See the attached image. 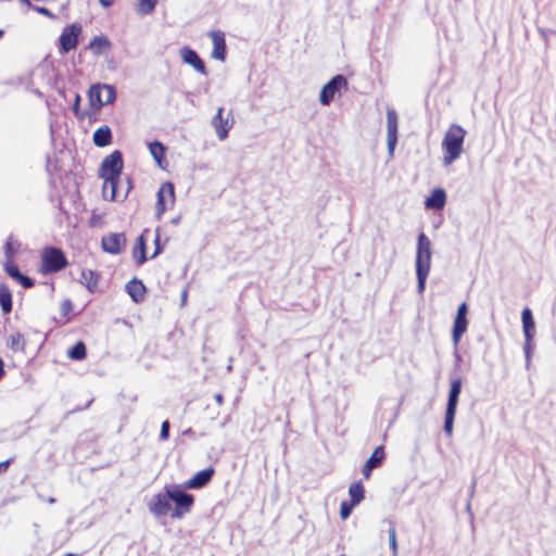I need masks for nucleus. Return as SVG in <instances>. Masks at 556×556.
<instances>
[{
    "label": "nucleus",
    "instance_id": "obj_1",
    "mask_svg": "<svg viewBox=\"0 0 556 556\" xmlns=\"http://www.w3.org/2000/svg\"><path fill=\"white\" fill-rule=\"evenodd\" d=\"M123 167V155L118 150L103 159L99 176L103 179L102 194L104 199L114 201L118 198L117 189Z\"/></svg>",
    "mask_w": 556,
    "mask_h": 556
},
{
    "label": "nucleus",
    "instance_id": "obj_2",
    "mask_svg": "<svg viewBox=\"0 0 556 556\" xmlns=\"http://www.w3.org/2000/svg\"><path fill=\"white\" fill-rule=\"evenodd\" d=\"M431 242L429 238L420 232L417 238L416 251V276H417V292L422 294L426 289V281L431 268Z\"/></svg>",
    "mask_w": 556,
    "mask_h": 556
},
{
    "label": "nucleus",
    "instance_id": "obj_3",
    "mask_svg": "<svg viewBox=\"0 0 556 556\" xmlns=\"http://www.w3.org/2000/svg\"><path fill=\"white\" fill-rule=\"evenodd\" d=\"M466 134L465 128L458 124H452L448 127L442 140L444 165L452 164L460 156Z\"/></svg>",
    "mask_w": 556,
    "mask_h": 556
},
{
    "label": "nucleus",
    "instance_id": "obj_4",
    "mask_svg": "<svg viewBox=\"0 0 556 556\" xmlns=\"http://www.w3.org/2000/svg\"><path fill=\"white\" fill-rule=\"evenodd\" d=\"M462 392V379L455 378L451 381V388L448 392L447 403H446V410H445V418H444V432L447 437H452L453 434V427H454V419L456 415L457 404L459 394Z\"/></svg>",
    "mask_w": 556,
    "mask_h": 556
},
{
    "label": "nucleus",
    "instance_id": "obj_5",
    "mask_svg": "<svg viewBox=\"0 0 556 556\" xmlns=\"http://www.w3.org/2000/svg\"><path fill=\"white\" fill-rule=\"evenodd\" d=\"M67 260L62 250L48 247L41 252L40 269L43 274L56 273L66 267Z\"/></svg>",
    "mask_w": 556,
    "mask_h": 556
},
{
    "label": "nucleus",
    "instance_id": "obj_6",
    "mask_svg": "<svg viewBox=\"0 0 556 556\" xmlns=\"http://www.w3.org/2000/svg\"><path fill=\"white\" fill-rule=\"evenodd\" d=\"M89 101L93 109H101L103 105L111 104L116 99V89L112 85L96 84L89 88Z\"/></svg>",
    "mask_w": 556,
    "mask_h": 556
},
{
    "label": "nucleus",
    "instance_id": "obj_7",
    "mask_svg": "<svg viewBox=\"0 0 556 556\" xmlns=\"http://www.w3.org/2000/svg\"><path fill=\"white\" fill-rule=\"evenodd\" d=\"M168 496L175 503V510L172 514L173 518H181L188 513L193 504V495L185 492L178 486L168 488Z\"/></svg>",
    "mask_w": 556,
    "mask_h": 556
},
{
    "label": "nucleus",
    "instance_id": "obj_8",
    "mask_svg": "<svg viewBox=\"0 0 556 556\" xmlns=\"http://www.w3.org/2000/svg\"><path fill=\"white\" fill-rule=\"evenodd\" d=\"M348 88V79L338 74L333 76L327 84H325L319 93V102L323 105H329L337 93H340L341 90H346Z\"/></svg>",
    "mask_w": 556,
    "mask_h": 556
},
{
    "label": "nucleus",
    "instance_id": "obj_9",
    "mask_svg": "<svg viewBox=\"0 0 556 556\" xmlns=\"http://www.w3.org/2000/svg\"><path fill=\"white\" fill-rule=\"evenodd\" d=\"M399 117L394 109L387 110V143L388 153L393 157L395 146L397 143Z\"/></svg>",
    "mask_w": 556,
    "mask_h": 556
},
{
    "label": "nucleus",
    "instance_id": "obj_10",
    "mask_svg": "<svg viewBox=\"0 0 556 556\" xmlns=\"http://www.w3.org/2000/svg\"><path fill=\"white\" fill-rule=\"evenodd\" d=\"M175 202V191L174 185L169 181H166L161 185L157 191V201H156V216L160 218L167 208V203L173 205Z\"/></svg>",
    "mask_w": 556,
    "mask_h": 556
},
{
    "label": "nucleus",
    "instance_id": "obj_11",
    "mask_svg": "<svg viewBox=\"0 0 556 556\" xmlns=\"http://www.w3.org/2000/svg\"><path fill=\"white\" fill-rule=\"evenodd\" d=\"M80 30L79 24H72L63 29L60 36L61 52L67 53L76 48Z\"/></svg>",
    "mask_w": 556,
    "mask_h": 556
},
{
    "label": "nucleus",
    "instance_id": "obj_12",
    "mask_svg": "<svg viewBox=\"0 0 556 556\" xmlns=\"http://www.w3.org/2000/svg\"><path fill=\"white\" fill-rule=\"evenodd\" d=\"M126 245V237L122 232H111L102 237L101 247L104 252L117 255Z\"/></svg>",
    "mask_w": 556,
    "mask_h": 556
},
{
    "label": "nucleus",
    "instance_id": "obj_13",
    "mask_svg": "<svg viewBox=\"0 0 556 556\" xmlns=\"http://www.w3.org/2000/svg\"><path fill=\"white\" fill-rule=\"evenodd\" d=\"M170 497L168 496V488L165 493L155 494L149 503V510L156 517L166 516L170 510Z\"/></svg>",
    "mask_w": 556,
    "mask_h": 556
},
{
    "label": "nucleus",
    "instance_id": "obj_14",
    "mask_svg": "<svg viewBox=\"0 0 556 556\" xmlns=\"http://www.w3.org/2000/svg\"><path fill=\"white\" fill-rule=\"evenodd\" d=\"M223 112L224 108H219L212 118V125L216 131V136L222 141L228 137V132L233 125V121L229 117H224Z\"/></svg>",
    "mask_w": 556,
    "mask_h": 556
},
{
    "label": "nucleus",
    "instance_id": "obj_15",
    "mask_svg": "<svg viewBox=\"0 0 556 556\" xmlns=\"http://www.w3.org/2000/svg\"><path fill=\"white\" fill-rule=\"evenodd\" d=\"M208 36L213 41L212 56L216 60L224 61L226 58L225 34L222 30H211Z\"/></svg>",
    "mask_w": 556,
    "mask_h": 556
},
{
    "label": "nucleus",
    "instance_id": "obj_16",
    "mask_svg": "<svg viewBox=\"0 0 556 556\" xmlns=\"http://www.w3.org/2000/svg\"><path fill=\"white\" fill-rule=\"evenodd\" d=\"M180 56L185 63L192 66L198 73L206 75L205 65L194 50L188 47H184L180 49Z\"/></svg>",
    "mask_w": 556,
    "mask_h": 556
},
{
    "label": "nucleus",
    "instance_id": "obj_17",
    "mask_svg": "<svg viewBox=\"0 0 556 556\" xmlns=\"http://www.w3.org/2000/svg\"><path fill=\"white\" fill-rule=\"evenodd\" d=\"M383 459H384L383 446H381V445L377 446L362 468V473H363L364 478L368 479L371 475L372 469L380 466V464L382 463Z\"/></svg>",
    "mask_w": 556,
    "mask_h": 556
},
{
    "label": "nucleus",
    "instance_id": "obj_18",
    "mask_svg": "<svg viewBox=\"0 0 556 556\" xmlns=\"http://www.w3.org/2000/svg\"><path fill=\"white\" fill-rule=\"evenodd\" d=\"M214 475V468H205L198 471L190 480L186 482L188 489H200L207 484Z\"/></svg>",
    "mask_w": 556,
    "mask_h": 556
},
{
    "label": "nucleus",
    "instance_id": "obj_19",
    "mask_svg": "<svg viewBox=\"0 0 556 556\" xmlns=\"http://www.w3.org/2000/svg\"><path fill=\"white\" fill-rule=\"evenodd\" d=\"M126 291L134 302L139 303L144 299L146 287L140 280L134 278L126 283Z\"/></svg>",
    "mask_w": 556,
    "mask_h": 556
},
{
    "label": "nucleus",
    "instance_id": "obj_20",
    "mask_svg": "<svg viewBox=\"0 0 556 556\" xmlns=\"http://www.w3.org/2000/svg\"><path fill=\"white\" fill-rule=\"evenodd\" d=\"M446 194L441 188L434 189L432 193L426 199L425 206L427 208L440 210L445 205Z\"/></svg>",
    "mask_w": 556,
    "mask_h": 556
},
{
    "label": "nucleus",
    "instance_id": "obj_21",
    "mask_svg": "<svg viewBox=\"0 0 556 556\" xmlns=\"http://www.w3.org/2000/svg\"><path fill=\"white\" fill-rule=\"evenodd\" d=\"M112 43L104 35L96 36L89 43V48L96 55H101L111 50Z\"/></svg>",
    "mask_w": 556,
    "mask_h": 556
},
{
    "label": "nucleus",
    "instance_id": "obj_22",
    "mask_svg": "<svg viewBox=\"0 0 556 556\" xmlns=\"http://www.w3.org/2000/svg\"><path fill=\"white\" fill-rule=\"evenodd\" d=\"M521 321L525 333V339L527 341H531L534 334V320L532 316V312L529 307H525L521 313Z\"/></svg>",
    "mask_w": 556,
    "mask_h": 556
},
{
    "label": "nucleus",
    "instance_id": "obj_23",
    "mask_svg": "<svg viewBox=\"0 0 556 556\" xmlns=\"http://www.w3.org/2000/svg\"><path fill=\"white\" fill-rule=\"evenodd\" d=\"M112 141V131L109 126H101L93 132V143L103 148L111 143Z\"/></svg>",
    "mask_w": 556,
    "mask_h": 556
},
{
    "label": "nucleus",
    "instance_id": "obj_24",
    "mask_svg": "<svg viewBox=\"0 0 556 556\" xmlns=\"http://www.w3.org/2000/svg\"><path fill=\"white\" fill-rule=\"evenodd\" d=\"M468 326L467 318H457L454 319L453 331H452V340L455 346L458 345L462 336L466 332Z\"/></svg>",
    "mask_w": 556,
    "mask_h": 556
},
{
    "label": "nucleus",
    "instance_id": "obj_25",
    "mask_svg": "<svg viewBox=\"0 0 556 556\" xmlns=\"http://www.w3.org/2000/svg\"><path fill=\"white\" fill-rule=\"evenodd\" d=\"M132 255L137 260L138 265H142L147 261L144 232L138 237L132 249Z\"/></svg>",
    "mask_w": 556,
    "mask_h": 556
},
{
    "label": "nucleus",
    "instance_id": "obj_26",
    "mask_svg": "<svg viewBox=\"0 0 556 556\" xmlns=\"http://www.w3.org/2000/svg\"><path fill=\"white\" fill-rule=\"evenodd\" d=\"M365 489L362 482L355 481L349 488V495L351 497V503L354 505H358L364 500Z\"/></svg>",
    "mask_w": 556,
    "mask_h": 556
},
{
    "label": "nucleus",
    "instance_id": "obj_27",
    "mask_svg": "<svg viewBox=\"0 0 556 556\" xmlns=\"http://www.w3.org/2000/svg\"><path fill=\"white\" fill-rule=\"evenodd\" d=\"M0 306L5 314L12 311V293L3 283L0 285Z\"/></svg>",
    "mask_w": 556,
    "mask_h": 556
},
{
    "label": "nucleus",
    "instance_id": "obj_28",
    "mask_svg": "<svg viewBox=\"0 0 556 556\" xmlns=\"http://www.w3.org/2000/svg\"><path fill=\"white\" fill-rule=\"evenodd\" d=\"M8 345L15 352H24L26 346V340L23 333L15 332L10 336Z\"/></svg>",
    "mask_w": 556,
    "mask_h": 556
},
{
    "label": "nucleus",
    "instance_id": "obj_29",
    "mask_svg": "<svg viewBox=\"0 0 556 556\" xmlns=\"http://www.w3.org/2000/svg\"><path fill=\"white\" fill-rule=\"evenodd\" d=\"M149 151L153 160L161 165L165 156V147L157 140L149 143Z\"/></svg>",
    "mask_w": 556,
    "mask_h": 556
},
{
    "label": "nucleus",
    "instance_id": "obj_30",
    "mask_svg": "<svg viewBox=\"0 0 556 556\" xmlns=\"http://www.w3.org/2000/svg\"><path fill=\"white\" fill-rule=\"evenodd\" d=\"M80 282L92 292L98 283V275L93 270L84 269L80 275Z\"/></svg>",
    "mask_w": 556,
    "mask_h": 556
},
{
    "label": "nucleus",
    "instance_id": "obj_31",
    "mask_svg": "<svg viewBox=\"0 0 556 556\" xmlns=\"http://www.w3.org/2000/svg\"><path fill=\"white\" fill-rule=\"evenodd\" d=\"M67 355L71 359L80 361L86 356V346L84 342L79 341L74 344L67 352Z\"/></svg>",
    "mask_w": 556,
    "mask_h": 556
},
{
    "label": "nucleus",
    "instance_id": "obj_32",
    "mask_svg": "<svg viewBox=\"0 0 556 556\" xmlns=\"http://www.w3.org/2000/svg\"><path fill=\"white\" fill-rule=\"evenodd\" d=\"M157 0H139L138 11L139 13L147 15L153 12Z\"/></svg>",
    "mask_w": 556,
    "mask_h": 556
},
{
    "label": "nucleus",
    "instance_id": "obj_33",
    "mask_svg": "<svg viewBox=\"0 0 556 556\" xmlns=\"http://www.w3.org/2000/svg\"><path fill=\"white\" fill-rule=\"evenodd\" d=\"M389 534V544L393 551V556L397 555V541H396V529L393 522H390V528L388 531Z\"/></svg>",
    "mask_w": 556,
    "mask_h": 556
},
{
    "label": "nucleus",
    "instance_id": "obj_34",
    "mask_svg": "<svg viewBox=\"0 0 556 556\" xmlns=\"http://www.w3.org/2000/svg\"><path fill=\"white\" fill-rule=\"evenodd\" d=\"M355 506H356V505H354V504H353V503H351V502H345V501H343V502L341 503V505H340V517H341L342 519H346V518L351 515V513H352V510H353V508H354Z\"/></svg>",
    "mask_w": 556,
    "mask_h": 556
},
{
    "label": "nucleus",
    "instance_id": "obj_35",
    "mask_svg": "<svg viewBox=\"0 0 556 556\" xmlns=\"http://www.w3.org/2000/svg\"><path fill=\"white\" fill-rule=\"evenodd\" d=\"M4 269H5L7 274L15 280L22 275L18 267L15 264H12L10 262H8L5 264Z\"/></svg>",
    "mask_w": 556,
    "mask_h": 556
},
{
    "label": "nucleus",
    "instance_id": "obj_36",
    "mask_svg": "<svg viewBox=\"0 0 556 556\" xmlns=\"http://www.w3.org/2000/svg\"><path fill=\"white\" fill-rule=\"evenodd\" d=\"M15 250L13 248V243L11 242V240L9 239L7 242H5V245H4V253H5V257L8 258V261H11L15 254Z\"/></svg>",
    "mask_w": 556,
    "mask_h": 556
},
{
    "label": "nucleus",
    "instance_id": "obj_37",
    "mask_svg": "<svg viewBox=\"0 0 556 556\" xmlns=\"http://www.w3.org/2000/svg\"><path fill=\"white\" fill-rule=\"evenodd\" d=\"M168 437H169V422L167 420H165L162 422V426H161L160 439L167 440Z\"/></svg>",
    "mask_w": 556,
    "mask_h": 556
},
{
    "label": "nucleus",
    "instance_id": "obj_38",
    "mask_svg": "<svg viewBox=\"0 0 556 556\" xmlns=\"http://www.w3.org/2000/svg\"><path fill=\"white\" fill-rule=\"evenodd\" d=\"M16 281H18L24 288H30L34 286L33 279L23 274L16 279Z\"/></svg>",
    "mask_w": 556,
    "mask_h": 556
},
{
    "label": "nucleus",
    "instance_id": "obj_39",
    "mask_svg": "<svg viewBox=\"0 0 556 556\" xmlns=\"http://www.w3.org/2000/svg\"><path fill=\"white\" fill-rule=\"evenodd\" d=\"M154 244H155V250H154V253L152 254L151 258L155 257L156 255H159L162 252V248L160 244V232L159 231H156V235L154 238Z\"/></svg>",
    "mask_w": 556,
    "mask_h": 556
},
{
    "label": "nucleus",
    "instance_id": "obj_40",
    "mask_svg": "<svg viewBox=\"0 0 556 556\" xmlns=\"http://www.w3.org/2000/svg\"><path fill=\"white\" fill-rule=\"evenodd\" d=\"M467 304L466 303H462L458 308H457V313H456V316L457 318H466V315H467Z\"/></svg>",
    "mask_w": 556,
    "mask_h": 556
},
{
    "label": "nucleus",
    "instance_id": "obj_41",
    "mask_svg": "<svg viewBox=\"0 0 556 556\" xmlns=\"http://www.w3.org/2000/svg\"><path fill=\"white\" fill-rule=\"evenodd\" d=\"M523 351H525V355H526V359H527V364H529L530 362V356H531V341H527L525 342V346H523Z\"/></svg>",
    "mask_w": 556,
    "mask_h": 556
},
{
    "label": "nucleus",
    "instance_id": "obj_42",
    "mask_svg": "<svg viewBox=\"0 0 556 556\" xmlns=\"http://www.w3.org/2000/svg\"><path fill=\"white\" fill-rule=\"evenodd\" d=\"M62 312L67 314L72 309V302L67 299L61 305Z\"/></svg>",
    "mask_w": 556,
    "mask_h": 556
},
{
    "label": "nucleus",
    "instance_id": "obj_43",
    "mask_svg": "<svg viewBox=\"0 0 556 556\" xmlns=\"http://www.w3.org/2000/svg\"><path fill=\"white\" fill-rule=\"evenodd\" d=\"M34 10H36L38 13H41V14H45L49 17H52L53 14L46 8L43 7H31Z\"/></svg>",
    "mask_w": 556,
    "mask_h": 556
},
{
    "label": "nucleus",
    "instance_id": "obj_44",
    "mask_svg": "<svg viewBox=\"0 0 556 556\" xmlns=\"http://www.w3.org/2000/svg\"><path fill=\"white\" fill-rule=\"evenodd\" d=\"M79 102H80V96H79V94H76V97H75V102H74V104H73V111H74L75 113H78Z\"/></svg>",
    "mask_w": 556,
    "mask_h": 556
},
{
    "label": "nucleus",
    "instance_id": "obj_45",
    "mask_svg": "<svg viewBox=\"0 0 556 556\" xmlns=\"http://www.w3.org/2000/svg\"><path fill=\"white\" fill-rule=\"evenodd\" d=\"M11 459L4 460L0 463V472H3L10 466Z\"/></svg>",
    "mask_w": 556,
    "mask_h": 556
},
{
    "label": "nucleus",
    "instance_id": "obj_46",
    "mask_svg": "<svg viewBox=\"0 0 556 556\" xmlns=\"http://www.w3.org/2000/svg\"><path fill=\"white\" fill-rule=\"evenodd\" d=\"M216 403L220 406L224 403V396L222 393H216L214 396Z\"/></svg>",
    "mask_w": 556,
    "mask_h": 556
},
{
    "label": "nucleus",
    "instance_id": "obj_47",
    "mask_svg": "<svg viewBox=\"0 0 556 556\" xmlns=\"http://www.w3.org/2000/svg\"><path fill=\"white\" fill-rule=\"evenodd\" d=\"M99 1L103 8H110L114 3V0H99Z\"/></svg>",
    "mask_w": 556,
    "mask_h": 556
},
{
    "label": "nucleus",
    "instance_id": "obj_48",
    "mask_svg": "<svg viewBox=\"0 0 556 556\" xmlns=\"http://www.w3.org/2000/svg\"><path fill=\"white\" fill-rule=\"evenodd\" d=\"M130 188H131V186H130V182H129V180H128V181H127V189H126V192H125V194H124V197H123V198H126V195L128 194V192H129Z\"/></svg>",
    "mask_w": 556,
    "mask_h": 556
},
{
    "label": "nucleus",
    "instance_id": "obj_49",
    "mask_svg": "<svg viewBox=\"0 0 556 556\" xmlns=\"http://www.w3.org/2000/svg\"><path fill=\"white\" fill-rule=\"evenodd\" d=\"M3 375V361L0 358V378Z\"/></svg>",
    "mask_w": 556,
    "mask_h": 556
},
{
    "label": "nucleus",
    "instance_id": "obj_50",
    "mask_svg": "<svg viewBox=\"0 0 556 556\" xmlns=\"http://www.w3.org/2000/svg\"><path fill=\"white\" fill-rule=\"evenodd\" d=\"M181 300H182V303H185V302H186V300H187V290H185V291L182 292V294H181Z\"/></svg>",
    "mask_w": 556,
    "mask_h": 556
},
{
    "label": "nucleus",
    "instance_id": "obj_51",
    "mask_svg": "<svg viewBox=\"0 0 556 556\" xmlns=\"http://www.w3.org/2000/svg\"><path fill=\"white\" fill-rule=\"evenodd\" d=\"M47 502H48L49 504H54V503H55V498H54V497H49V498L47 500Z\"/></svg>",
    "mask_w": 556,
    "mask_h": 556
},
{
    "label": "nucleus",
    "instance_id": "obj_52",
    "mask_svg": "<svg viewBox=\"0 0 556 556\" xmlns=\"http://www.w3.org/2000/svg\"><path fill=\"white\" fill-rule=\"evenodd\" d=\"M179 223V217L173 219V224L177 225Z\"/></svg>",
    "mask_w": 556,
    "mask_h": 556
},
{
    "label": "nucleus",
    "instance_id": "obj_53",
    "mask_svg": "<svg viewBox=\"0 0 556 556\" xmlns=\"http://www.w3.org/2000/svg\"><path fill=\"white\" fill-rule=\"evenodd\" d=\"M22 3H25L27 5H30L29 1L28 0H20Z\"/></svg>",
    "mask_w": 556,
    "mask_h": 556
},
{
    "label": "nucleus",
    "instance_id": "obj_54",
    "mask_svg": "<svg viewBox=\"0 0 556 556\" xmlns=\"http://www.w3.org/2000/svg\"><path fill=\"white\" fill-rule=\"evenodd\" d=\"M467 510L471 513L470 504L467 505Z\"/></svg>",
    "mask_w": 556,
    "mask_h": 556
},
{
    "label": "nucleus",
    "instance_id": "obj_55",
    "mask_svg": "<svg viewBox=\"0 0 556 556\" xmlns=\"http://www.w3.org/2000/svg\"><path fill=\"white\" fill-rule=\"evenodd\" d=\"M2 35H3V30H2V29H0V38L2 37Z\"/></svg>",
    "mask_w": 556,
    "mask_h": 556
},
{
    "label": "nucleus",
    "instance_id": "obj_56",
    "mask_svg": "<svg viewBox=\"0 0 556 556\" xmlns=\"http://www.w3.org/2000/svg\"><path fill=\"white\" fill-rule=\"evenodd\" d=\"M65 556H76V555H74V554H67V555H65Z\"/></svg>",
    "mask_w": 556,
    "mask_h": 556
}]
</instances>
